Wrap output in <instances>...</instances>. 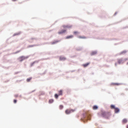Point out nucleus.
<instances>
[{"label": "nucleus", "mask_w": 128, "mask_h": 128, "mask_svg": "<svg viewBox=\"0 0 128 128\" xmlns=\"http://www.w3.org/2000/svg\"><path fill=\"white\" fill-rule=\"evenodd\" d=\"M98 115L99 116L105 118H108L111 114L110 112H105V111L102 110L100 112H99Z\"/></svg>", "instance_id": "f257e3e1"}, {"label": "nucleus", "mask_w": 128, "mask_h": 128, "mask_svg": "<svg viewBox=\"0 0 128 128\" xmlns=\"http://www.w3.org/2000/svg\"><path fill=\"white\" fill-rule=\"evenodd\" d=\"M76 110V109L74 108V109H71V108H70V109H66V110H65V113L66 114H69L71 113H72V112H75Z\"/></svg>", "instance_id": "f03ea898"}, {"label": "nucleus", "mask_w": 128, "mask_h": 128, "mask_svg": "<svg viewBox=\"0 0 128 128\" xmlns=\"http://www.w3.org/2000/svg\"><path fill=\"white\" fill-rule=\"evenodd\" d=\"M26 58L24 56H20L18 58V60L20 62H22V60H24L25 59H26Z\"/></svg>", "instance_id": "7ed1b4c3"}, {"label": "nucleus", "mask_w": 128, "mask_h": 128, "mask_svg": "<svg viewBox=\"0 0 128 128\" xmlns=\"http://www.w3.org/2000/svg\"><path fill=\"white\" fill-rule=\"evenodd\" d=\"M60 42V40H55L54 41L52 42V44H55Z\"/></svg>", "instance_id": "20e7f679"}, {"label": "nucleus", "mask_w": 128, "mask_h": 128, "mask_svg": "<svg viewBox=\"0 0 128 128\" xmlns=\"http://www.w3.org/2000/svg\"><path fill=\"white\" fill-rule=\"evenodd\" d=\"M114 112L115 114H118L120 112V109L118 108H115Z\"/></svg>", "instance_id": "39448f33"}, {"label": "nucleus", "mask_w": 128, "mask_h": 128, "mask_svg": "<svg viewBox=\"0 0 128 128\" xmlns=\"http://www.w3.org/2000/svg\"><path fill=\"white\" fill-rule=\"evenodd\" d=\"M66 32V30H62L61 32H58V34H60Z\"/></svg>", "instance_id": "423d86ee"}, {"label": "nucleus", "mask_w": 128, "mask_h": 128, "mask_svg": "<svg viewBox=\"0 0 128 128\" xmlns=\"http://www.w3.org/2000/svg\"><path fill=\"white\" fill-rule=\"evenodd\" d=\"M66 58L65 57H60V60H66Z\"/></svg>", "instance_id": "0eeeda50"}, {"label": "nucleus", "mask_w": 128, "mask_h": 128, "mask_svg": "<svg viewBox=\"0 0 128 128\" xmlns=\"http://www.w3.org/2000/svg\"><path fill=\"white\" fill-rule=\"evenodd\" d=\"M74 37V36L72 35L71 36H67L66 37V39H69V38H72Z\"/></svg>", "instance_id": "6e6552de"}, {"label": "nucleus", "mask_w": 128, "mask_h": 128, "mask_svg": "<svg viewBox=\"0 0 128 128\" xmlns=\"http://www.w3.org/2000/svg\"><path fill=\"white\" fill-rule=\"evenodd\" d=\"M122 122H123V124H126L128 122V120H126V118L122 120Z\"/></svg>", "instance_id": "1a4fd4ad"}, {"label": "nucleus", "mask_w": 128, "mask_h": 128, "mask_svg": "<svg viewBox=\"0 0 128 128\" xmlns=\"http://www.w3.org/2000/svg\"><path fill=\"white\" fill-rule=\"evenodd\" d=\"M62 90H60L58 91V96H62Z\"/></svg>", "instance_id": "9d476101"}, {"label": "nucleus", "mask_w": 128, "mask_h": 128, "mask_svg": "<svg viewBox=\"0 0 128 128\" xmlns=\"http://www.w3.org/2000/svg\"><path fill=\"white\" fill-rule=\"evenodd\" d=\"M89 64H90V63H86V64H84L83 66L84 68H86L89 65Z\"/></svg>", "instance_id": "9b49d317"}, {"label": "nucleus", "mask_w": 128, "mask_h": 128, "mask_svg": "<svg viewBox=\"0 0 128 128\" xmlns=\"http://www.w3.org/2000/svg\"><path fill=\"white\" fill-rule=\"evenodd\" d=\"M98 109V106H93V110H96Z\"/></svg>", "instance_id": "f8f14e48"}, {"label": "nucleus", "mask_w": 128, "mask_h": 128, "mask_svg": "<svg viewBox=\"0 0 128 128\" xmlns=\"http://www.w3.org/2000/svg\"><path fill=\"white\" fill-rule=\"evenodd\" d=\"M48 102L50 104H52V102H54V100H52V99H50V100H49Z\"/></svg>", "instance_id": "ddd939ff"}, {"label": "nucleus", "mask_w": 128, "mask_h": 128, "mask_svg": "<svg viewBox=\"0 0 128 128\" xmlns=\"http://www.w3.org/2000/svg\"><path fill=\"white\" fill-rule=\"evenodd\" d=\"M78 38H82V39H86V36H78Z\"/></svg>", "instance_id": "4468645a"}, {"label": "nucleus", "mask_w": 128, "mask_h": 128, "mask_svg": "<svg viewBox=\"0 0 128 128\" xmlns=\"http://www.w3.org/2000/svg\"><path fill=\"white\" fill-rule=\"evenodd\" d=\"M64 106L62 105H60L59 106V108L60 110H62L64 108Z\"/></svg>", "instance_id": "2eb2a0df"}, {"label": "nucleus", "mask_w": 128, "mask_h": 128, "mask_svg": "<svg viewBox=\"0 0 128 128\" xmlns=\"http://www.w3.org/2000/svg\"><path fill=\"white\" fill-rule=\"evenodd\" d=\"M72 25H66V28H72Z\"/></svg>", "instance_id": "dca6fc26"}, {"label": "nucleus", "mask_w": 128, "mask_h": 128, "mask_svg": "<svg viewBox=\"0 0 128 128\" xmlns=\"http://www.w3.org/2000/svg\"><path fill=\"white\" fill-rule=\"evenodd\" d=\"M110 108L112 109H115L116 108L114 105H111L110 106Z\"/></svg>", "instance_id": "f3484780"}, {"label": "nucleus", "mask_w": 128, "mask_h": 128, "mask_svg": "<svg viewBox=\"0 0 128 128\" xmlns=\"http://www.w3.org/2000/svg\"><path fill=\"white\" fill-rule=\"evenodd\" d=\"M122 62V59H120L118 60V64H120Z\"/></svg>", "instance_id": "a211bd4d"}, {"label": "nucleus", "mask_w": 128, "mask_h": 128, "mask_svg": "<svg viewBox=\"0 0 128 128\" xmlns=\"http://www.w3.org/2000/svg\"><path fill=\"white\" fill-rule=\"evenodd\" d=\"M32 80V78H28L27 80H26V81L28 82H30V80Z\"/></svg>", "instance_id": "6ab92c4d"}, {"label": "nucleus", "mask_w": 128, "mask_h": 128, "mask_svg": "<svg viewBox=\"0 0 128 128\" xmlns=\"http://www.w3.org/2000/svg\"><path fill=\"white\" fill-rule=\"evenodd\" d=\"M112 84L114 85V86H120V84H118V83H114V84Z\"/></svg>", "instance_id": "aec40b11"}, {"label": "nucleus", "mask_w": 128, "mask_h": 128, "mask_svg": "<svg viewBox=\"0 0 128 128\" xmlns=\"http://www.w3.org/2000/svg\"><path fill=\"white\" fill-rule=\"evenodd\" d=\"M58 96H59V94L58 95L57 94H55L54 96H55V98H56V99L58 98Z\"/></svg>", "instance_id": "412c9836"}, {"label": "nucleus", "mask_w": 128, "mask_h": 128, "mask_svg": "<svg viewBox=\"0 0 128 128\" xmlns=\"http://www.w3.org/2000/svg\"><path fill=\"white\" fill-rule=\"evenodd\" d=\"M96 54V52H92V55L93 56V55H94V54Z\"/></svg>", "instance_id": "4be33fe9"}, {"label": "nucleus", "mask_w": 128, "mask_h": 128, "mask_svg": "<svg viewBox=\"0 0 128 128\" xmlns=\"http://www.w3.org/2000/svg\"><path fill=\"white\" fill-rule=\"evenodd\" d=\"M66 26H67V25H64V26H62V27H63L64 28H66Z\"/></svg>", "instance_id": "5701e85b"}, {"label": "nucleus", "mask_w": 128, "mask_h": 128, "mask_svg": "<svg viewBox=\"0 0 128 128\" xmlns=\"http://www.w3.org/2000/svg\"><path fill=\"white\" fill-rule=\"evenodd\" d=\"M126 51H123L121 52L122 54H126Z\"/></svg>", "instance_id": "b1692460"}, {"label": "nucleus", "mask_w": 128, "mask_h": 128, "mask_svg": "<svg viewBox=\"0 0 128 128\" xmlns=\"http://www.w3.org/2000/svg\"><path fill=\"white\" fill-rule=\"evenodd\" d=\"M14 104H16V102H17V100H14Z\"/></svg>", "instance_id": "393cba45"}, {"label": "nucleus", "mask_w": 128, "mask_h": 128, "mask_svg": "<svg viewBox=\"0 0 128 128\" xmlns=\"http://www.w3.org/2000/svg\"><path fill=\"white\" fill-rule=\"evenodd\" d=\"M74 34H78V32H74Z\"/></svg>", "instance_id": "a878e982"}, {"label": "nucleus", "mask_w": 128, "mask_h": 128, "mask_svg": "<svg viewBox=\"0 0 128 128\" xmlns=\"http://www.w3.org/2000/svg\"><path fill=\"white\" fill-rule=\"evenodd\" d=\"M87 119L88 120H90V116H88L87 117Z\"/></svg>", "instance_id": "bb28decb"}, {"label": "nucleus", "mask_w": 128, "mask_h": 128, "mask_svg": "<svg viewBox=\"0 0 128 128\" xmlns=\"http://www.w3.org/2000/svg\"><path fill=\"white\" fill-rule=\"evenodd\" d=\"M17 0H12V2H16Z\"/></svg>", "instance_id": "cd10ccee"}, {"label": "nucleus", "mask_w": 128, "mask_h": 128, "mask_svg": "<svg viewBox=\"0 0 128 128\" xmlns=\"http://www.w3.org/2000/svg\"><path fill=\"white\" fill-rule=\"evenodd\" d=\"M15 97L17 98V97H18V96L15 95Z\"/></svg>", "instance_id": "c85d7f7f"}, {"label": "nucleus", "mask_w": 128, "mask_h": 128, "mask_svg": "<svg viewBox=\"0 0 128 128\" xmlns=\"http://www.w3.org/2000/svg\"><path fill=\"white\" fill-rule=\"evenodd\" d=\"M126 128H128V125L126 126Z\"/></svg>", "instance_id": "c756f323"}]
</instances>
